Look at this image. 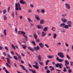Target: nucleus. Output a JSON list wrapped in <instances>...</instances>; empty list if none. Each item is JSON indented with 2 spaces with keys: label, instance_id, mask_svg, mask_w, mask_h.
I'll list each match as a JSON object with an SVG mask.
<instances>
[{
  "label": "nucleus",
  "instance_id": "obj_11",
  "mask_svg": "<svg viewBox=\"0 0 73 73\" xmlns=\"http://www.w3.org/2000/svg\"><path fill=\"white\" fill-rule=\"evenodd\" d=\"M38 58L39 61H42V59H41V56L40 55L38 56Z\"/></svg>",
  "mask_w": 73,
  "mask_h": 73
},
{
  "label": "nucleus",
  "instance_id": "obj_23",
  "mask_svg": "<svg viewBox=\"0 0 73 73\" xmlns=\"http://www.w3.org/2000/svg\"><path fill=\"white\" fill-rule=\"evenodd\" d=\"M27 48L28 49L30 50H31V51H32L33 52H34V51L33 50V49H32V48L30 47H28Z\"/></svg>",
  "mask_w": 73,
  "mask_h": 73
},
{
  "label": "nucleus",
  "instance_id": "obj_56",
  "mask_svg": "<svg viewBox=\"0 0 73 73\" xmlns=\"http://www.w3.org/2000/svg\"><path fill=\"white\" fill-rule=\"evenodd\" d=\"M8 56L9 58H13L11 56H10V55H8Z\"/></svg>",
  "mask_w": 73,
  "mask_h": 73
},
{
  "label": "nucleus",
  "instance_id": "obj_31",
  "mask_svg": "<svg viewBox=\"0 0 73 73\" xmlns=\"http://www.w3.org/2000/svg\"><path fill=\"white\" fill-rule=\"evenodd\" d=\"M6 31H7V30H6V29H5L4 30V35L5 36H6V35H7V33H6Z\"/></svg>",
  "mask_w": 73,
  "mask_h": 73
},
{
  "label": "nucleus",
  "instance_id": "obj_49",
  "mask_svg": "<svg viewBox=\"0 0 73 73\" xmlns=\"http://www.w3.org/2000/svg\"><path fill=\"white\" fill-rule=\"evenodd\" d=\"M11 47L12 48H13L14 49H15V46L14 45H13V44H12L11 45Z\"/></svg>",
  "mask_w": 73,
  "mask_h": 73
},
{
  "label": "nucleus",
  "instance_id": "obj_18",
  "mask_svg": "<svg viewBox=\"0 0 73 73\" xmlns=\"http://www.w3.org/2000/svg\"><path fill=\"white\" fill-rule=\"evenodd\" d=\"M39 46H40V48H43V47H44V45H43L42 43H39Z\"/></svg>",
  "mask_w": 73,
  "mask_h": 73
},
{
  "label": "nucleus",
  "instance_id": "obj_59",
  "mask_svg": "<svg viewBox=\"0 0 73 73\" xmlns=\"http://www.w3.org/2000/svg\"><path fill=\"white\" fill-rule=\"evenodd\" d=\"M65 45L67 47H68V46H69V45H68V44L67 43H65Z\"/></svg>",
  "mask_w": 73,
  "mask_h": 73
},
{
  "label": "nucleus",
  "instance_id": "obj_58",
  "mask_svg": "<svg viewBox=\"0 0 73 73\" xmlns=\"http://www.w3.org/2000/svg\"><path fill=\"white\" fill-rule=\"evenodd\" d=\"M44 45L45 46H46V47L47 48H49V46L47 45L46 44H44Z\"/></svg>",
  "mask_w": 73,
  "mask_h": 73
},
{
  "label": "nucleus",
  "instance_id": "obj_6",
  "mask_svg": "<svg viewBox=\"0 0 73 73\" xmlns=\"http://www.w3.org/2000/svg\"><path fill=\"white\" fill-rule=\"evenodd\" d=\"M35 17L36 18V20L38 21H40V18L39 17V16L38 15H35Z\"/></svg>",
  "mask_w": 73,
  "mask_h": 73
},
{
  "label": "nucleus",
  "instance_id": "obj_46",
  "mask_svg": "<svg viewBox=\"0 0 73 73\" xmlns=\"http://www.w3.org/2000/svg\"><path fill=\"white\" fill-rule=\"evenodd\" d=\"M34 62L35 64L36 65H37L38 64V63H37V62L36 61H35Z\"/></svg>",
  "mask_w": 73,
  "mask_h": 73
},
{
  "label": "nucleus",
  "instance_id": "obj_41",
  "mask_svg": "<svg viewBox=\"0 0 73 73\" xmlns=\"http://www.w3.org/2000/svg\"><path fill=\"white\" fill-rule=\"evenodd\" d=\"M12 15L13 18H14L15 16V14H14V12L13 11L12 13Z\"/></svg>",
  "mask_w": 73,
  "mask_h": 73
},
{
  "label": "nucleus",
  "instance_id": "obj_3",
  "mask_svg": "<svg viewBox=\"0 0 73 73\" xmlns=\"http://www.w3.org/2000/svg\"><path fill=\"white\" fill-rule=\"evenodd\" d=\"M58 56H59L60 58H62L64 57V54L61 52H58Z\"/></svg>",
  "mask_w": 73,
  "mask_h": 73
},
{
  "label": "nucleus",
  "instance_id": "obj_50",
  "mask_svg": "<svg viewBox=\"0 0 73 73\" xmlns=\"http://www.w3.org/2000/svg\"><path fill=\"white\" fill-rule=\"evenodd\" d=\"M5 48L6 50H8V47L7 46H5Z\"/></svg>",
  "mask_w": 73,
  "mask_h": 73
},
{
  "label": "nucleus",
  "instance_id": "obj_1",
  "mask_svg": "<svg viewBox=\"0 0 73 73\" xmlns=\"http://www.w3.org/2000/svg\"><path fill=\"white\" fill-rule=\"evenodd\" d=\"M15 11H17L19 9L20 11L21 10V9L20 8V3H16L15 4Z\"/></svg>",
  "mask_w": 73,
  "mask_h": 73
},
{
  "label": "nucleus",
  "instance_id": "obj_25",
  "mask_svg": "<svg viewBox=\"0 0 73 73\" xmlns=\"http://www.w3.org/2000/svg\"><path fill=\"white\" fill-rule=\"evenodd\" d=\"M33 67H34V68L36 69H38V68H39V67L36 65H35H35H33Z\"/></svg>",
  "mask_w": 73,
  "mask_h": 73
},
{
  "label": "nucleus",
  "instance_id": "obj_2",
  "mask_svg": "<svg viewBox=\"0 0 73 73\" xmlns=\"http://www.w3.org/2000/svg\"><path fill=\"white\" fill-rule=\"evenodd\" d=\"M7 62H8L6 63L7 66L9 67V68H10V67H11V66L9 64H11V63H10V60L8 58H7Z\"/></svg>",
  "mask_w": 73,
  "mask_h": 73
},
{
  "label": "nucleus",
  "instance_id": "obj_47",
  "mask_svg": "<svg viewBox=\"0 0 73 73\" xmlns=\"http://www.w3.org/2000/svg\"><path fill=\"white\" fill-rule=\"evenodd\" d=\"M66 68H67L68 69H70V67H69V66H66Z\"/></svg>",
  "mask_w": 73,
  "mask_h": 73
},
{
  "label": "nucleus",
  "instance_id": "obj_34",
  "mask_svg": "<svg viewBox=\"0 0 73 73\" xmlns=\"http://www.w3.org/2000/svg\"><path fill=\"white\" fill-rule=\"evenodd\" d=\"M47 57L48 58H53V56H51H51H47Z\"/></svg>",
  "mask_w": 73,
  "mask_h": 73
},
{
  "label": "nucleus",
  "instance_id": "obj_28",
  "mask_svg": "<svg viewBox=\"0 0 73 73\" xmlns=\"http://www.w3.org/2000/svg\"><path fill=\"white\" fill-rule=\"evenodd\" d=\"M23 36H24V37L25 38V39H24V40H25V41H27L28 40V39L27 38V36H25V35H23Z\"/></svg>",
  "mask_w": 73,
  "mask_h": 73
},
{
  "label": "nucleus",
  "instance_id": "obj_4",
  "mask_svg": "<svg viewBox=\"0 0 73 73\" xmlns=\"http://www.w3.org/2000/svg\"><path fill=\"white\" fill-rule=\"evenodd\" d=\"M19 66H20V67H21V68H23V70H25L26 73H29V72H28V71L27 70L24 68V66H23V65H19Z\"/></svg>",
  "mask_w": 73,
  "mask_h": 73
},
{
  "label": "nucleus",
  "instance_id": "obj_40",
  "mask_svg": "<svg viewBox=\"0 0 73 73\" xmlns=\"http://www.w3.org/2000/svg\"><path fill=\"white\" fill-rule=\"evenodd\" d=\"M39 64L40 65H41V66H43L44 65V64H43V63L42 62H39Z\"/></svg>",
  "mask_w": 73,
  "mask_h": 73
},
{
  "label": "nucleus",
  "instance_id": "obj_29",
  "mask_svg": "<svg viewBox=\"0 0 73 73\" xmlns=\"http://www.w3.org/2000/svg\"><path fill=\"white\" fill-rule=\"evenodd\" d=\"M69 26H68V25H65L64 27V28H65V29H68V28H69Z\"/></svg>",
  "mask_w": 73,
  "mask_h": 73
},
{
  "label": "nucleus",
  "instance_id": "obj_27",
  "mask_svg": "<svg viewBox=\"0 0 73 73\" xmlns=\"http://www.w3.org/2000/svg\"><path fill=\"white\" fill-rule=\"evenodd\" d=\"M62 66H62V64L60 63L59 65V68H60V69H62Z\"/></svg>",
  "mask_w": 73,
  "mask_h": 73
},
{
  "label": "nucleus",
  "instance_id": "obj_32",
  "mask_svg": "<svg viewBox=\"0 0 73 73\" xmlns=\"http://www.w3.org/2000/svg\"><path fill=\"white\" fill-rule=\"evenodd\" d=\"M7 12V11H6V10L4 9L3 10V13L4 15H5L6 13V12Z\"/></svg>",
  "mask_w": 73,
  "mask_h": 73
},
{
  "label": "nucleus",
  "instance_id": "obj_12",
  "mask_svg": "<svg viewBox=\"0 0 73 73\" xmlns=\"http://www.w3.org/2000/svg\"><path fill=\"white\" fill-rule=\"evenodd\" d=\"M65 66H67V65H68L69 64V62L67 60H65Z\"/></svg>",
  "mask_w": 73,
  "mask_h": 73
},
{
  "label": "nucleus",
  "instance_id": "obj_17",
  "mask_svg": "<svg viewBox=\"0 0 73 73\" xmlns=\"http://www.w3.org/2000/svg\"><path fill=\"white\" fill-rule=\"evenodd\" d=\"M48 27H45L43 30L44 32H46V31H48Z\"/></svg>",
  "mask_w": 73,
  "mask_h": 73
},
{
  "label": "nucleus",
  "instance_id": "obj_30",
  "mask_svg": "<svg viewBox=\"0 0 73 73\" xmlns=\"http://www.w3.org/2000/svg\"><path fill=\"white\" fill-rule=\"evenodd\" d=\"M53 37L54 39L56 38L57 37V34H56L55 33H54L53 34Z\"/></svg>",
  "mask_w": 73,
  "mask_h": 73
},
{
  "label": "nucleus",
  "instance_id": "obj_5",
  "mask_svg": "<svg viewBox=\"0 0 73 73\" xmlns=\"http://www.w3.org/2000/svg\"><path fill=\"white\" fill-rule=\"evenodd\" d=\"M65 5L67 9H70V5L68 3H66Z\"/></svg>",
  "mask_w": 73,
  "mask_h": 73
},
{
  "label": "nucleus",
  "instance_id": "obj_33",
  "mask_svg": "<svg viewBox=\"0 0 73 73\" xmlns=\"http://www.w3.org/2000/svg\"><path fill=\"white\" fill-rule=\"evenodd\" d=\"M41 12L43 14H44L45 13V10L44 9H42L41 10Z\"/></svg>",
  "mask_w": 73,
  "mask_h": 73
},
{
  "label": "nucleus",
  "instance_id": "obj_19",
  "mask_svg": "<svg viewBox=\"0 0 73 73\" xmlns=\"http://www.w3.org/2000/svg\"><path fill=\"white\" fill-rule=\"evenodd\" d=\"M65 25V24L64 23H62L60 24V27H63L64 28V27Z\"/></svg>",
  "mask_w": 73,
  "mask_h": 73
},
{
  "label": "nucleus",
  "instance_id": "obj_36",
  "mask_svg": "<svg viewBox=\"0 0 73 73\" xmlns=\"http://www.w3.org/2000/svg\"><path fill=\"white\" fill-rule=\"evenodd\" d=\"M68 72L69 73H72V69H69L68 70Z\"/></svg>",
  "mask_w": 73,
  "mask_h": 73
},
{
  "label": "nucleus",
  "instance_id": "obj_52",
  "mask_svg": "<svg viewBox=\"0 0 73 73\" xmlns=\"http://www.w3.org/2000/svg\"><path fill=\"white\" fill-rule=\"evenodd\" d=\"M37 33L38 35H40L41 34V33H40V31H37Z\"/></svg>",
  "mask_w": 73,
  "mask_h": 73
},
{
  "label": "nucleus",
  "instance_id": "obj_35",
  "mask_svg": "<svg viewBox=\"0 0 73 73\" xmlns=\"http://www.w3.org/2000/svg\"><path fill=\"white\" fill-rule=\"evenodd\" d=\"M59 63H57V64H55V66L56 68H58V67L59 66Z\"/></svg>",
  "mask_w": 73,
  "mask_h": 73
},
{
  "label": "nucleus",
  "instance_id": "obj_9",
  "mask_svg": "<svg viewBox=\"0 0 73 73\" xmlns=\"http://www.w3.org/2000/svg\"><path fill=\"white\" fill-rule=\"evenodd\" d=\"M56 60H57L58 61H59V62H63L64 61V59H59L57 57Z\"/></svg>",
  "mask_w": 73,
  "mask_h": 73
},
{
  "label": "nucleus",
  "instance_id": "obj_7",
  "mask_svg": "<svg viewBox=\"0 0 73 73\" xmlns=\"http://www.w3.org/2000/svg\"><path fill=\"white\" fill-rule=\"evenodd\" d=\"M67 24L70 27H72V22L70 21H68L67 23Z\"/></svg>",
  "mask_w": 73,
  "mask_h": 73
},
{
  "label": "nucleus",
  "instance_id": "obj_39",
  "mask_svg": "<svg viewBox=\"0 0 73 73\" xmlns=\"http://www.w3.org/2000/svg\"><path fill=\"white\" fill-rule=\"evenodd\" d=\"M49 60H48L46 62V65H48V62H49Z\"/></svg>",
  "mask_w": 73,
  "mask_h": 73
},
{
  "label": "nucleus",
  "instance_id": "obj_63",
  "mask_svg": "<svg viewBox=\"0 0 73 73\" xmlns=\"http://www.w3.org/2000/svg\"><path fill=\"white\" fill-rule=\"evenodd\" d=\"M20 19H23V17H22V16L20 15L19 16Z\"/></svg>",
  "mask_w": 73,
  "mask_h": 73
},
{
  "label": "nucleus",
  "instance_id": "obj_48",
  "mask_svg": "<svg viewBox=\"0 0 73 73\" xmlns=\"http://www.w3.org/2000/svg\"><path fill=\"white\" fill-rule=\"evenodd\" d=\"M14 58L16 60H17V57H16V56H14Z\"/></svg>",
  "mask_w": 73,
  "mask_h": 73
},
{
  "label": "nucleus",
  "instance_id": "obj_54",
  "mask_svg": "<svg viewBox=\"0 0 73 73\" xmlns=\"http://www.w3.org/2000/svg\"><path fill=\"white\" fill-rule=\"evenodd\" d=\"M28 65L29 66V67H30V68H31L32 67V66H31V65L30 64H28Z\"/></svg>",
  "mask_w": 73,
  "mask_h": 73
},
{
  "label": "nucleus",
  "instance_id": "obj_43",
  "mask_svg": "<svg viewBox=\"0 0 73 73\" xmlns=\"http://www.w3.org/2000/svg\"><path fill=\"white\" fill-rule=\"evenodd\" d=\"M28 21H29V23H30V22H32V21L29 18H28Z\"/></svg>",
  "mask_w": 73,
  "mask_h": 73
},
{
  "label": "nucleus",
  "instance_id": "obj_10",
  "mask_svg": "<svg viewBox=\"0 0 73 73\" xmlns=\"http://www.w3.org/2000/svg\"><path fill=\"white\" fill-rule=\"evenodd\" d=\"M18 34H22V35H25V33L22 31H18Z\"/></svg>",
  "mask_w": 73,
  "mask_h": 73
},
{
  "label": "nucleus",
  "instance_id": "obj_44",
  "mask_svg": "<svg viewBox=\"0 0 73 73\" xmlns=\"http://www.w3.org/2000/svg\"><path fill=\"white\" fill-rule=\"evenodd\" d=\"M36 41L37 42H40V40H39V39H37L36 40Z\"/></svg>",
  "mask_w": 73,
  "mask_h": 73
},
{
  "label": "nucleus",
  "instance_id": "obj_22",
  "mask_svg": "<svg viewBox=\"0 0 73 73\" xmlns=\"http://www.w3.org/2000/svg\"><path fill=\"white\" fill-rule=\"evenodd\" d=\"M29 70H30V71H31V72H32V73H36V70H33L32 69H31V70L29 69Z\"/></svg>",
  "mask_w": 73,
  "mask_h": 73
},
{
  "label": "nucleus",
  "instance_id": "obj_55",
  "mask_svg": "<svg viewBox=\"0 0 73 73\" xmlns=\"http://www.w3.org/2000/svg\"><path fill=\"white\" fill-rule=\"evenodd\" d=\"M46 72L47 73H49L50 72V70H47V71H46Z\"/></svg>",
  "mask_w": 73,
  "mask_h": 73
},
{
  "label": "nucleus",
  "instance_id": "obj_51",
  "mask_svg": "<svg viewBox=\"0 0 73 73\" xmlns=\"http://www.w3.org/2000/svg\"><path fill=\"white\" fill-rule=\"evenodd\" d=\"M66 16V14H63L62 15V17H65Z\"/></svg>",
  "mask_w": 73,
  "mask_h": 73
},
{
  "label": "nucleus",
  "instance_id": "obj_60",
  "mask_svg": "<svg viewBox=\"0 0 73 73\" xmlns=\"http://www.w3.org/2000/svg\"><path fill=\"white\" fill-rule=\"evenodd\" d=\"M30 7H31V8H33L34 6H33V4H31L30 5Z\"/></svg>",
  "mask_w": 73,
  "mask_h": 73
},
{
  "label": "nucleus",
  "instance_id": "obj_38",
  "mask_svg": "<svg viewBox=\"0 0 73 73\" xmlns=\"http://www.w3.org/2000/svg\"><path fill=\"white\" fill-rule=\"evenodd\" d=\"M32 43L34 45L36 46V43L35 42L33 41L32 42Z\"/></svg>",
  "mask_w": 73,
  "mask_h": 73
},
{
  "label": "nucleus",
  "instance_id": "obj_42",
  "mask_svg": "<svg viewBox=\"0 0 73 73\" xmlns=\"http://www.w3.org/2000/svg\"><path fill=\"white\" fill-rule=\"evenodd\" d=\"M63 71L64 72H66L67 70H66V69L65 68H64L63 69Z\"/></svg>",
  "mask_w": 73,
  "mask_h": 73
},
{
  "label": "nucleus",
  "instance_id": "obj_45",
  "mask_svg": "<svg viewBox=\"0 0 73 73\" xmlns=\"http://www.w3.org/2000/svg\"><path fill=\"white\" fill-rule=\"evenodd\" d=\"M66 57L68 59H70V58L69 56L67 54H66Z\"/></svg>",
  "mask_w": 73,
  "mask_h": 73
},
{
  "label": "nucleus",
  "instance_id": "obj_61",
  "mask_svg": "<svg viewBox=\"0 0 73 73\" xmlns=\"http://www.w3.org/2000/svg\"><path fill=\"white\" fill-rule=\"evenodd\" d=\"M44 68L46 70H47V69L48 68V66H46L44 67Z\"/></svg>",
  "mask_w": 73,
  "mask_h": 73
},
{
  "label": "nucleus",
  "instance_id": "obj_26",
  "mask_svg": "<svg viewBox=\"0 0 73 73\" xmlns=\"http://www.w3.org/2000/svg\"><path fill=\"white\" fill-rule=\"evenodd\" d=\"M22 46L23 49H26V48H27V45H26L23 44Z\"/></svg>",
  "mask_w": 73,
  "mask_h": 73
},
{
  "label": "nucleus",
  "instance_id": "obj_57",
  "mask_svg": "<svg viewBox=\"0 0 73 73\" xmlns=\"http://www.w3.org/2000/svg\"><path fill=\"white\" fill-rule=\"evenodd\" d=\"M36 12H38V13H40V10H39L38 9H37V10Z\"/></svg>",
  "mask_w": 73,
  "mask_h": 73
},
{
  "label": "nucleus",
  "instance_id": "obj_8",
  "mask_svg": "<svg viewBox=\"0 0 73 73\" xmlns=\"http://www.w3.org/2000/svg\"><path fill=\"white\" fill-rule=\"evenodd\" d=\"M34 50H38L40 49V47L38 46H37L36 47H34Z\"/></svg>",
  "mask_w": 73,
  "mask_h": 73
},
{
  "label": "nucleus",
  "instance_id": "obj_16",
  "mask_svg": "<svg viewBox=\"0 0 73 73\" xmlns=\"http://www.w3.org/2000/svg\"><path fill=\"white\" fill-rule=\"evenodd\" d=\"M23 0H21L20 2V4H26V2L24 1Z\"/></svg>",
  "mask_w": 73,
  "mask_h": 73
},
{
  "label": "nucleus",
  "instance_id": "obj_15",
  "mask_svg": "<svg viewBox=\"0 0 73 73\" xmlns=\"http://www.w3.org/2000/svg\"><path fill=\"white\" fill-rule=\"evenodd\" d=\"M45 23V21L44 20L42 19L40 21V24H44Z\"/></svg>",
  "mask_w": 73,
  "mask_h": 73
},
{
  "label": "nucleus",
  "instance_id": "obj_14",
  "mask_svg": "<svg viewBox=\"0 0 73 73\" xmlns=\"http://www.w3.org/2000/svg\"><path fill=\"white\" fill-rule=\"evenodd\" d=\"M62 21L64 23H65L67 21V20L65 19L62 18L61 19Z\"/></svg>",
  "mask_w": 73,
  "mask_h": 73
},
{
  "label": "nucleus",
  "instance_id": "obj_13",
  "mask_svg": "<svg viewBox=\"0 0 73 73\" xmlns=\"http://www.w3.org/2000/svg\"><path fill=\"white\" fill-rule=\"evenodd\" d=\"M37 27L38 28V29H42V28H43V27L41 25H37Z\"/></svg>",
  "mask_w": 73,
  "mask_h": 73
},
{
  "label": "nucleus",
  "instance_id": "obj_53",
  "mask_svg": "<svg viewBox=\"0 0 73 73\" xmlns=\"http://www.w3.org/2000/svg\"><path fill=\"white\" fill-rule=\"evenodd\" d=\"M70 65L71 66H73V64H73V62H70Z\"/></svg>",
  "mask_w": 73,
  "mask_h": 73
},
{
  "label": "nucleus",
  "instance_id": "obj_21",
  "mask_svg": "<svg viewBox=\"0 0 73 73\" xmlns=\"http://www.w3.org/2000/svg\"><path fill=\"white\" fill-rule=\"evenodd\" d=\"M46 35V33L42 32V37H44V36H45V35Z\"/></svg>",
  "mask_w": 73,
  "mask_h": 73
},
{
  "label": "nucleus",
  "instance_id": "obj_37",
  "mask_svg": "<svg viewBox=\"0 0 73 73\" xmlns=\"http://www.w3.org/2000/svg\"><path fill=\"white\" fill-rule=\"evenodd\" d=\"M61 45V43L60 42H58V44H57V46H60Z\"/></svg>",
  "mask_w": 73,
  "mask_h": 73
},
{
  "label": "nucleus",
  "instance_id": "obj_62",
  "mask_svg": "<svg viewBox=\"0 0 73 73\" xmlns=\"http://www.w3.org/2000/svg\"><path fill=\"white\" fill-rule=\"evenodd\" d=\"M9 10H10V7H9L8 8V12H9Z\"/></svg>",
  "mask_w": 73,
  "mask_h": 73
},
{
  "label": "nucleus",
  "instance_id": "obj_24",
  "mask_svg": "<svg viewBox=\"0 0 73 73\" xmlns=\"http://www.w3.org/2000/svg\"><path fill=\"white\" fill-rule=\"evenodd\" d=\"M34 36L35 38V39H37V38L38 36L35 33H34Z\"/></svg>",
  "mask_w": 73,
  "mask_h": 73
},
{
  "label": "nucleus",
  "instance_id": "obj_64",
  "mask_svg": "<svg viewBox=\"0 0 73 73\" xmlns=\"http://www.w3.org/2000/svg\"><path fill=\"white\" fill-rule=\"evenodd\" d=\"M7 17L6 16H5L4 17V20H7Z\"/></svg>",
  "mask_w": 73,
  "mask_h": 73
},
{
  "label": "nucleus",
  "instance_id": "obj_20",
  "mask_svg": "<svg viewBox=\"0 0 73 73\" xmlns=\"http://www.w3.org/2000/svg\"><path fill=\"white\" fill-rule=\"evenodd\" d=\"M56 28H55L54 27H52L51 30L52 31H53V32H54L55 31H56Z\"/></svg>",
  "mask_w": 73,
  "mask_h": 73
}]
</instances>
